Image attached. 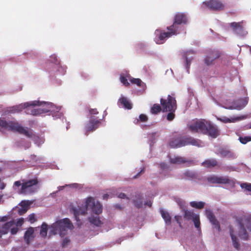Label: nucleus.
Returning a JSON list of instances; mask_svg holds the SVG:
<instances>
[{
	"instance_id": "47",
	"label": "nucleus",
	"mask_w": 251,
	"mask_h": 251,
	"mask_svg": "<svg viewBox=\"0 0 251 251\" xmlns=\"http://www.w3.org/2000/svg\"><path fill=\"white\" fill-rule=\"evenodd\" d=\"M70 240L67 238H64L62 242V246L63 248H65L68 246V245L70 243Z\"/></svg>"
},
{
	"instance_id": "35",
	"label": "nucleus",
	"mask_w": 251,
	"mask_h": 251,
	"mask_svg": "<svg viewBox=\"0 0 251 251\" xmlns=\"http://www.w3.org/2000/svg\"><path fill=\"white\" fill-rule=\"evenodd\" d=\"M56 223H57V228H58L59 233L60 234V235L63 236V235H65L66 231H67V229H69V228H67V227H66V226H62L60 225V223L58 222H57Z\"/></svg>"
},
{
	"instance_id": "31",
	"label": "nucleus",
	"mask_w": 251,
	"mask_h": 251,
	"mask_svg": "<svg viewBox=\"0 0 251 251\" xmlns=\"http://www.w3.org/2000/svg\"><path fill=\"white\" fill-rule=\"evenodd\" d=\"M207 182L210 184H218V176L215 175H211L206 178Z\"/></svg>"
},
{
	"instance_id": "53",
	"label": "nucleus",
	"mask_w": 251,
	"mask_h": 251,
	"mask_svg": "<svg viewBox=\"0 0 251 251\" xmlns=\"http://www.w3.org/2000/svg\"><path fill=\"white\" fill-rule=\"evenodd\" d=\"M89 112L91 114L96 115L98 114V111L97 109H91L89 110Z\"/></svg>"
},
{
	"instance_id": "41",
	"label": "nucleus",
	"mask_w": 251,
	"mask_h": 251,
	"mask_svg": "<svg viewBox=\"0 0 251 251\" xmlns=\"http://www.w3.org/2000/svg\"><path fill=\"white\" fill-rule=\"evenodd\" d=\"M176 110H171V111H168L167 112H169V113L167 115V120L169 121H172L173 120L175 117V112Z\"/></svg>"
},
{
	"instance_id": "48",
	"label": "nucleus",
	"mask_w": 251,
	"mask_h": 251,
	"mask_svg": "<svg viewBox=\"0 0 251 251\" xmlns=\"http://www.w3.org/2000/svg\"><path fill=\"white\" fill-rule=\"evenodd\" d=\"M23 223H24V219L23 218L19 219L16 222V226H15V225H14L13 227H17V226H22Z\"/></svg>"
},
{
	"instance_id": "5",
	"label": "nucleus",
	"mask_w": 251,
	"mask_h": 251,
	"mask_svg": "<svg viewBox=\"0 0 251 251\" xmlns=\"http://www.w3.org/2000/svg\"><path fill=\"white\" fill-rule=\"evenodd\" d=\"M38 183L37 178L31 179L28 180H22V183L20 181H16L14 183V186L19 187L21 186L19 191L20 194H31L35 192L36 189L34 188Z\"/></svg>"
},
{
	"instance_id": "21",
	"label": "nucleus",
	"mask_w": 251,
	"mask_h": 251,
	"mask_svg": "<svg viewBox=\"0 0 251 251\" xmlns=\"http://www.w3.org/2000/svg\"><path fill=\"white\" fill-rule=\"evenodd\" d=\"M229 233L231 236L232 244L235 248L238 249L240 247V244L238 241L237 238L234 235V230L232 226H229Z\"/></svg>"
},
{
	"instance_id": "30",
	"label": "nucleus",
	"mask_w": 251,
	"mask_h": 251,
	"mask_svg": "<svg viewBox=\"0 0 251 251\" xmlns=\"http://www.w3.org/2000/svg\"><path fill=\"white\" fill-rule=\"evenodd\" d=\"M190 204L194 208L200 209L204 207L205 203L202 201H193L190 202Z\"/></svg>"
},
{
	"instance_id": "59",
	"label": "nucleus",
	"mask_w": 251,
	"mask_h": 251,
	"mask_svg": "<svg viewBox=\"0 0 251 251\" xmlns=\"http://www.w3.org/2000/svg\"><path fill=\"white\" fill-rule=\"evenodd\" d=\"M5 219H6V217H3L2 218H1V221H4L5 220Z\"/></svg>"
},
{
	"instance_id": "11",
	"label": "nucleus",
	"mask_w": 251,
	"mask_h": 251,
	"mask_svg": "<svg viewBox=\"0 0 251 251\" xmlns=\"http://www.w3.org/2000/svg\"><path fill=\"white\" fill-rule=\"evenodd\" d=\"M202 4L214 11H221L225 8L224 4L219 0H209L203 2Z\"/></svg>"
},
{
	"instance_id": "15",
	"label": "nucleus",
	"mask_w": 251,
	"mask_h": 251,
	"mask_svg": "<svg viewBox=\"0 0 251 251\" xmlns=\"http://www.w3.org/2000/svg\"><path fill=\"white\" fill-rule=\"evenodd\" d=\"M206 215L207 218L209 219L211 224L214 226L218 231L221 230L220 225L219 222L216 219L215 215L210 210H206Z\"/></svg>"
},
{
	"instance_id": "57",
	"label": "nucleus",
	"mask_w": 251,
	"mask_h": 251,
	"mask_svg": "<svg viewBox=\"0 0 251 251\" xmlns=\"http://www.w3.org/2000/svg\"><path fill=\"white\" fill-rule=\"evenodd\" d=\"M5 187V184L4 183H2L0 184V189H3Z\"/></svg>"
},
{
	"instance_id": "51",
	"label": "nucleus",
	"mask_w": 251,
	"mask_h": 251,
	"mask_svg": "<svg viewBox=\"0 0 251 251\" xmlns=\"http://www.w3.org/2000/svg\"><path fill=\"white\" fill-rule=\"evenodd\" d=\"M144 172H145V168H143L137 174H136L135 176H133V178L136 179V178H138L142 174L144 173Z\"/></svg>"
},
{
	"instance_id": "32",
	"label": "nucleus",
	"mask_w": 251,
	"mask_h": 251,
	"mask_svg": "<svg viewBox=\"0 0 251 251\" xmlns=\"http://www.w3.org/2000/svg\"><path fill=\"white\" fill-rule=\"evenodd\" d=\"M89 221L90 223L98 226H100L102 224L101 221L100 220L99 216H98L91 217L89 219Z\"/></svg>"
},
{
	"instance_id": "23",
	"label": "nucleus",
	"mask_w": 251,
	"mask_h": 251,
	"mask_svg": "<svg viewBox=\"0 0 251 251\" xmlns=\"http://www.w3.org/2000/svg\"><path fill=\"white\" fill-rule=\"evenodd\" d=\"M142 196L141 194H137L135 195V198L133 200V203L135 206L138 208H141L143 205Z\"/></svg>"
},
{
	"instance_id": "52",
	"label": "nucleus",
	"mask_w": 251,
	"mask_h": 251,
	"mask_svg": "<svg viewBox=\"0 0 251 251\" xmlns=\"http://www.w3.org/2000/svg\"><path fill=\"white\" fill-rule=\"evenodd\" d=\"M50 60L52 62L57 64L58 63L57 58L56 56L53 55L50 56Z\"/></svg>"
},
{
	"instance_id": "13",
	"label": "nucleus",
	"mask_w": 251,
	"mask_h": 251,
	"mask_svg": "<svg viewBox=\"0 0 251 251\" xmlns=\"http://www.w3.org/2000/svg\"><path fill=\"white\" fill-rule=\"evenodd\" d=\"M221 56V53L217 50H211L208 52L204 59V62L207 66L213 63L214 61Z\"/></svg>"
},
{
	"instance_id": "2",
	"label": "nucleus",
	"mask_w": 251,
	"mask_h": 251,
	"mask_svg": "<svg viewBox=\"0 0 251 251\" xmlns=\"http://www.w3.org/2000/svg\"><path fill=\"white\" fill-rule=\"evenodd\" d=\"M4 130L17 132L29 138H33L35 136L31 130H28L27 127L25 128L18 123L11 121H6L4 119L0 118V131L2 132Z\"/></svg>"
},
{
	"instance_id": "60",
	"label": "nucleus",
	"mask_w": 251,
	"mask_h": 251,
	"mask_svg": "<svg viewBox=\"0 0 251 251\" xmlns=\"http://www.w3.org/2000/svg\"><path fill=\"white\" fill-rule=\"evenodd\" d=\"M64 186L61 187V189H62V188H64Z\"/></svg>"
},
{
	"instance_id": "28",
	"label": "nucleus",
	"mask_w": 251,
	"mask_h": 251,
	"mask_svg": "<svg viewBox=\"0 0 251 251\" xmlns=\"http://www.w3.org/2000/svg\"><path fill=\"white\" fill-rule=\"evenodd\" d=\"M230 26L233 28V30L237 32V30H239L240 31H242L243 27L242 26V22H232L230 24Z\"/></svg>"
},
{
	"instance_id": "17",
	"label": "nucleus",
	"mask_w": 251,
	"mask_h": 251,
	"mask_svg": "<svg viewBox=\"0 0 251 251\" xmlns=\"http://www.w3.org/2000/svg\"><path fill=\"white\" fill-rule=\"evenodd\" d=\"M228 184L232 186L235 185V181L227 176H218V184Z\"/></svg>"
},
{
	"instance_id": "26",
	"label": "nucleus",
	"mask_w": 251,
	"mask_h": 251,
	"mask_svg": "<svg viewBox=\"0 0 251 251\" xmlns=\"http://www.w3.org/2000/svg\"><path fill=\"white\" fill-rule=\"evenodd\" d=\"M58 222L60 223V225L62 226H66L67 228H70V229H72L74 227L70 220L68 218L63 219V220H60Z\"/></svg>"
},
{
	"instance_id": "14",
	"label": "nucleus",
	"mask_w": 251,
	"mask_h": 251,
	"mask_svg": "<svg viewBox=\"0 0 251 251\" xmlns=\"http://www.w3.org/2000/svg\"><path fill=\"white\" fill-rule=\"evenodd\" d=\"M206 129L207 132L204 134L208 135L213 138H216L220 135V131L218 127L209 121L208 122Z\"/></svg>"
},
{
	"instance_id": "22",
	"label": "nucleus",
	"mask_w": 251,
	"mask_h": 251,
	"mask_svg": "<svg viewBox=\"0 0 251 251\" xmlns=\"http://www.w3.org/2000/svg\"><path fill=\"white\" fill-rule=\"evenodd\" d=\"M119 101L125 108L127 109L132 108V104L126 98L122 97L119 100Z\"/></svg>"
},
{
	"instance_id": "43",
	"label": "nucleus",
	"mask_w": 251,
	"mask_h": 251,
	"mask_svg": "<svg viewBox=\"0 0 251 251\" xmlns=\"http://www.w3.org/2000/svg\"><path fill=\"white\" fill-rule=\"evenodd\" d=\"M240 187L246 190L251 192V183H242L240 184Z\"/></svg>"
},
{
	"instance_id": "10",
	"label": "nucleus",
	"mask_w": 251,
	"mask_h": 251,
	"mask_svg": "<svg viewBox=\"0 0 251 251\" xmlns=\"http://www.w3.org/2000/svg\"><path fill=\"white\" fill-rule=\"evenodd\" d=\"M15 223L14 220L6 222L1 225H0V237H1L3 235L8 233L10 229L11 234H16L18 231V228L13 227Z\"/></svg>"
},
{
	"instance_id": "38",
	"label": "nucleus",
	"mask_w": 251,
	"mask_h": 251,
	"mask_svg": "<svg viewBox=\"0 0 251 251\" xmlns=\"http://www.w3.org/2000/svg\"><path fill=\"white\" fill-rule=\"evenodd\" d=\"M184 176L190 179L196 178L197 177V174L192 171H187L184 173Z\"/></svg>"
},
{
	"instance_id": "33",
	"label": "nucleus",
	"mask_w": 251,
	"mask_h": 251,
	"mask_svg": "<svg viewBox=\"0 0 251 251\" xmlns=\"http://www.w3.org/2000/svg\"><path fill=\"white\" fill-rule=\"evenodd\" d=\"M196 215V214H195L192 211L185 210L184 211V217L186 219L190 220L191 219H193Z\"/></svg>"
},
{
	"instance_id": "27",
	"label": "nucleus",
	"mask_w": 251,
	"mask_h": 251,
	"mask_svg": "<svg viewBox=\"0 0 251 251\" xmlns=\"http://www.w3.org/2000/svg\"><path fill=\"white\" fill-rule=\"evenodd\" d=\"M161 106L159 104H154L151 108V113L153 115L158 114L162 110Z\"/></svg>"
},
{
	"instance_id": "39",
	"label": "nucleus",
	"mask_w": 251,
	"mask_h": 251,
	"mask_svg": "<svg viewBox=\"0 0 251 251\" xmlns=\"http://www.w3.org/2000/svg\"><path fill=\"white\" fill-rule=\"evenodd\" d=\"M139 119H136L135 120V121H136L134 122L135 124H138L139 121L142 122H146L148 120L147 116L143 114H140L139 115Z\"/></svg>"
},
{
	"instance_id": "44",
	"label": "nucleus",
	"mask_w": 251,
	"mask_h": 251,
	"mask_svg": "<svg viewBox=\"0 0 251 251\" xmlns=\"http://www.w3.org/2000/svg\"><path fill=\"white\" fill-rule=\"evenodd\" d=\"M239 140L241 143H242L243 144H245L247 142L251 141V136L240 137Z\"/></svg>"
},
{
	"instance_id": "4",
	"label": "nucleus",
	"mask_w": 251,
	"mask_h": 251,
	"mask_svg": "<svg viewBox=\"0 0 251 251\" xmlns=\"http://www.w3.org/2000/svg\"><path fill=\"white\" fill-rule=\"evenodd\" d=\"M170 146L174 148H180L187 145L199 147L200 141L192 137H183L173 138L169 142Z\"/></svg>"
},
{
	"instance_id": "7",
	"label": "nucleus",
	"mask_w": 251,
	"mask_h": 251,
	"mask_svg": "<svg viewBox=\"0 0 251 251\" xmlns=\"http://www.w3.org/2000/svg\"><path fill=\"white\" fill-rule=\"evenodd\" d=\"M238 223L240 227L239 231V237L244 240H248L249 235L245 228V225L251 232V217L240 218L238 220Z\"/></svg>"
},
{
	"instance_id": "25",
	"label": "nucleus",
	"mask_w": 251,
	"mask_h": 251,
	"mask_svg": "<svg viewBox=\"0 0 251 251\" xmlns=\"http://www.w3.org/2000/svg\"><path fill=\"white\" fill-rule=\"evenodd\" d=\"M160 213L161 214L162 217L165 221V223L168 225L171 224V217L170 216L169 212L163 210H161Z\"/></svg>"
},
{
	"instance_id": "3",
	"label": "nucleus",
	"mask_w": 251,
	"mask_h": 251,
	"mask_svg": "<svg viewBox=\"0 0 251 251\" xmlns=\"http://www.w3.org/2000/svg\"><path fill=\"white\" fill-rule=\"evenodd\" d=\"M88 209H90L92 211L97 215H99L102 212V206L98 201H96L95 199L92 197L88 198L85 202L84 205L82 208L76 209L72 208L74 217L77 222H79L78 216L79 215H85Z\"/></svg>"
},
{
	"instance_id": "16",
	"label": "nucleus",
	"mask_w": 251,
	"mask_h": 251,
	"mask_svg": "<svg viewBox=\"0 0 251 251\" xmlns=\"http://www.w3.org/2000/svg\"><path fill=\"white\" fill-rule=\"evenodd\" d=\"M100 120L91 119L86 126L87 131H93L96 130L100 125Z\"/></svg>"
},
{
	"instance_id": "29",
	"label": "nucleus",
	"mask_w": 251,
	"mask_h": 251,
	"mask_svg": "<svg viewBox=\"0 0 251 251\" xmlns=\"http://www.w3.org/2000/svg\"><path fill=\"white\" fill-rule=\"evenodd\" d=\"M170 162L172 164H182L184 163L186 161L185 158L180 156H176L174 158H171Z\"/></svg>"
},
{
	"instance_id": "50",
	"label": "nucleus",
	"mask_w": 251,
	"mask_h": 251,
	"mask_svg": "<svg viewBox=\"0 0 251 251\" xmlns=\"http://www.w3.org/2000/svg\"><path fill=\"white\" fill-rule=\"evenodd\" d=\"M175 218L177 223L179 224V227H182L181 224V217L180 216H175Z\"/></svg>"
},
{
	"instance_id": "36",
	"label": "nucleus",
	"mask_w": 251,
	"mask_h": 251,
	"mask_svg": "<svg viewBox=\"0 0 251 251\" xmlns=\"http://www.w3.org/2000/svg\"><path fill=\"white\" fill-rule=\"evenodd\" d=\"M29 204L27 203L23 202L22 208L18 210L19 215H22L25 214L27 210Z\"/></svg>"
},
{
	"instance_id": "55",
	"label": "nucleus",
	"mask_w": 251,
	"mask_h": 251,
	"mask_svg": "<svg viewBox=\"0 0 251 251\" xmlns=\"http://www.w3.org/2000/svg\"><path fill=\"white\" fill-rule=\"evenodd\" d=\"M118 197L121 199H125L126 198V194L123 193H121L120 194H119Z\"/></svg>"
},
{
	"instance_id": "56",
	"label": "nucleus",
	"mask_w": 251,
	"mask_h": 251,
	"mask_svg": "<svg viewBox=\"0 0 251 251\" xmlns=\"http://www.w3.org/2000/svg\"><path fill=\"white\" fill-rule=\"evenodd\" d=\"M151 204H152V202L151 201H147L145 203V205H148L149 207H151Z\"/></svg>"
},
{
	"instance_id": "19",
	"label": "nucleus",
	"mask_w": 251,
	"mask_h": 251,
	"mask_svg": "<svg viewBox=\"0 0 251 251\" xmlns=\"http://www.w3.org/2000/svg\"><path fill=\"white\" fill-rule=\"evenodd\" d=\"M201 165L207 168H211L218 166V162L215 159H207L201 163Z\"/></svg>"
},
{
	"instance_id": "54",
	"label": "nucleus",
	"mask_w": 251,
	"mask_h": 251,
	"mask_svg": "<svg viewBox=\"0 0 251 251\" xmlns=\"http://www.w3.org/2000/svg\"><path fill=\"white\" fill-rule=\"evenodd\" d=\"M191 61L190 60H189L187 58H186V68L187 69V72H189V69L190 67Z\"/></svg>"
},
{
	"instance_id": "42",
	"label": "nucleus",
	"mask_w": 251,
	"mask_h": 251,
	"mask_svg": "<svg viewBox=\"0 0 251 251\" xmlns=\"http://www.w3.org/2000/svg\"><path fill=\"white\" fill-rule=\"evenodd\" d=\"M248 103V101L246 100H240V103L235 106V108L238 110H241Z\"/></svg>"
},
{
	"instance_id": "46",
	"label": "nucleus",
	"mask_w": 251,
	"mask_h": 251,
	"mask_svg": "<svg viewBox=\"0 0 251 251\" xmlns=\"http://www.w3.org/2000/svg\"><path fill=\"white\" fill-rule=\"evenodd\" d=\"M120 81L126 86H129V83L128 82L127 78L125 76H121L120 77Z\"/></svg>"
},
{
	"instance_id": "8",
	"label": "nucleus",
	"mask_w": 251,
	"mask_h": 251,
	"mask_svg": "<svg viewBox=\"0 0 251 251\" xmlns=\"http://www.w3.org/2000/svg\"><path fill=\"white\" fill-rule=\"evenodd\" d=\"M160 104L163 112H167L168 111L176 110L177 107L175 98L170 95H168L166 99L161 98L160 99Z\"/></svg>"
},
{
	"instance_id": "45",
	"label": "nucleus",
	"mask_w": 251,
	"mask_h": 251,
	"mask_svg": "<svg viewBox=\"0 0 251 251\" xmlns=\"http://www.w3.org/2000/svg\"><path fill=\"white\" fill-rule=\"evenodd\" d=\"M130 81L133 84H137V85L138 86H141L142 81L139 78H133L130 80Z\"/></svg>"
},
{
	"instance_id": "6",
	"label": "nucleus",
	"mask_w": 251,
	"mask_h": 251,
	"mask_svg": "<svg viewBox=\"0 0 251 251\" xmlns=\"http://www.w3.org/2000/svg\"><path fill=\"white\" fill-rule=\"evenodd\" d=\"M208 122L204 119L193 121L188 126L189 129L192 133H201L204 134L207 132L206 126Z\"/></svg>"
},
{
	"instance_id": "1",
	"label": "nucleus",
	"mask_w": 251,
	"mask_h": 251,
	"mask_svg": "<svg viewBox=\"0 0 251 251\" xmlns=\"http://www.w3.org/2000/svg\"><path fill=\"white\" fill-rule=\"evenodd\" d=\"M49 103L39 101H32L18 105L8 107L5 111V114L18 113L26 108V113L32 115L37 116L42 113H47L50 111Z\"/></svg>"
},
{
	"instance_id": "49",
	"label": "nucleus",
	"mask_w": 251,
	"mask_h": 251,
	"mask_svg": "<svg viewBox=\"0 0 251 251\" xmlns=\"http://www.w3.org/2000/svg\"><path fill=\"white\" fill-rule=\"evenodd\" d=\"M28 221L31 223H33L36 221L35 216L34 214H31L28 216Z\"/></svg>"
},
{
	"instance_id": "40",
	"label": "nucleus",
	"mask_w": 251,
	"mask_h": 251,
	"mask_svg": "<svg viewBox=\"0 0 251 251\" xmlns=\"http://www.w3.org/2000/svg\"><path fill=\"white\" fill-rule=\"evenodd\" d=\"M58 232H59V230L57 226V223H55L51 225L50 233L52 235H55L57 234Z\"/></svg>"
},
{
	"instance_id": "12",
	"label": "nucleus",
	"mask_w": 251,
	"mask_h": 251,
	"mask_svg": "<svg viewBox=\"0 0 251 251\" xmlns=\"http://www.w3.org/2000/svg\"><path fill=\"white\" fill-rule=\"evenodd\" d=\"M169 32H161L160 34L155 38V41L157 44H162L165 42L166 39L170 37L173 35L177 34L176 29L174 28L172 29H168Z\"/></svg>"
},
{
	"instance_id": "20",
	"label": "nucleus",
	"mask_w": 251,
	"mask_h": 251,
	"mask_svg": "<svg viewBox=\"0 0 251 251\" xmlns=\"http://www.w3.org/2000/svg\"><path fill=\"white\" fill-rule=\"evenodd\" d=\"M220 153L223 157H227L231 159H233L236 158L235 154L228 150L221 149L220 151Z\"/></svg>"
},
{
	"instance_id": "58",
	"label": "nucleus",
	"mask_w": 251,
	"mask_h": 251,
	"mask_svg": "<svg viewBox=\"0 0 251 251\" xmlns=\"http://www.w3.org/2000/svg\"><path fill=\"white\" fill-rule=\"evenodd\" d=\"M109 198V195L105 194L103 195V199L107 200Z\"/></svg>"
},
{
	"instance_id": "18",
	"label": "nucleus",
	"mask_w": 251,
	"mask_h": 251,
	"mask_svg": "<svg viewBox=\"0 0 251 251\" xmlns=\"http://www.w3.org/2000/svg\"><path fill=\"white\" fill-rule=\"evenodd\" d=\"M243 116H236L231 117V118H228L226 117H223L222 118H218V120L224 123H234L237 121H239L243 119Z\"/></svg>"
},
{
	"instance_id": "34",
	"label": "nucleus",
	"mask_w": 251,
	"mask_h": 251,
	"mask_svg": "<svg viewBox=\"0 0 251 251\" xmlns=\"http://www.w3.org/2000/svg\"><path fill=\"white\" fill-rule=\"evenodd\" d=\"M194 223L195 226L198 229L199 231H201L200 225L201 222L200 220V217L198 215H196L192 219Z\"/></svg>"
},
{
	"instance_id": "37",
	"label": "nucleus",
	"mask_w": 251,
	"mask_h": 251,
	"mask_svg": "<svg viewBox=\"0 0 251 251\" xmlns=\"http://www.w3.org/2000/svg\"><path fill=\"white\" fill-rule=\"evenodd\" d=\"M48 230V225L43 223L41 226V229L40 231V234L43 236H46L47 234Z\"/></svg>"
},
{
	"instance_id": "9",
	"label": "nucleus",
	"mask_w": 251,
	"mask_h": 251,
	"mask_svg": "<svg viewBox=\"0 0 251 251\" xmlns=\"http://www.w3.org/2000/svg\"><path fill=\"white\" fill-rule=\"evenodd\" d=\"M188 21V18L186 15L183 13H177L174 17L173 24L167 27V29H172L174 28L176 29V32L178 33L179 25L181 24H186Z\"/></svg>"
},
{
	"instance_id": "24",
	"label": "nucleus",
	"mask_w": 251,
	"mask_h": 251,
	"mask_svg": "<svg viewBox=\"0 0 251 251\" xmlns=\"http://www.w3.org/2000/svg\"><path fill=\"white\" fill-rule=\"evenodd\" d=\"M34 229L33 227H29L25 232L24 235V238L27 244H29L30 242V239L31 238L33 233Z\"/></svg>"
}]
</instances>
